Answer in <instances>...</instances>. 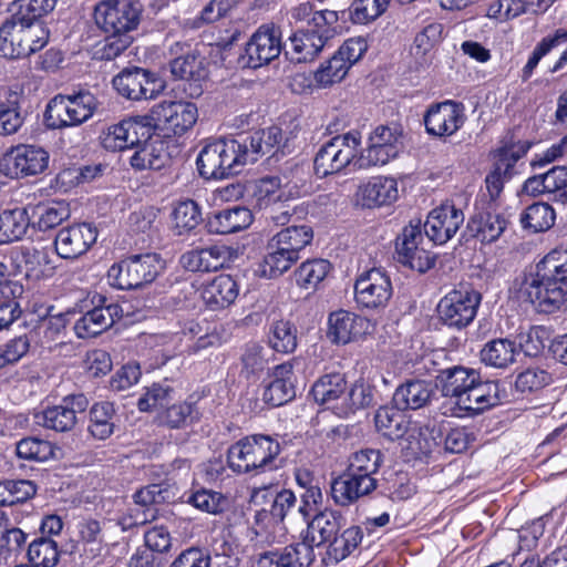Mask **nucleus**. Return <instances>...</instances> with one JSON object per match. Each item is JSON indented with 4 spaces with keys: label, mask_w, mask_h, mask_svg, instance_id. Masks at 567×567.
I'll return each mask as SVG.
<instances>
[{
    "label": "nucleus",
    "mask_w": 567,
    "mask_h": 567,
    "mask_svg": "<svg viewBox=\"0 0 567 567\" xmlns=\"http://www.w3.org/2000/svg\"><path fill=\"white\" fill-rule=\"evenodd\" d=\"M372 388L364 380L355 381L349 390L344 391L341 403L337 406V415L347 417L357 410L364 409L372 403Z\"/></svg>",
    "instance_id": "obj_48"
},
{
    "label": "nucleus",
    "mask_w": 567,
    "mask_h": 567,
    "mask_svg": "<svg viewBox=\"0 0 567 567\" xmlns=\"http://www.w3.org/2000/svg\"><path fill=\"white\" fill-rule=\"evenodd\" d=\"M563 285L557 280L542 279L539 274L535 272L526 278L523 293L539 312L553 313L561 309L567 310V291Z\"/></svg>",
    "instance_id": "obj_15"
},
{
    "label": "nucleus",
    "mask_w": 567,
    "mask_h": 567,
    "mask_svg": "<svg viewBox=\"0 0 567 567\" xmlns=\"http://www.w3.org/2000/svg\"><path fill=\"white\" fill-rule=\"evenodd\" d=\"M536 274L545 280L567 282V246L551 249L536 266Z\"/></svg>",
    "instance_id": "obj_49"
},
{
    "label": "nucleus",
    "mask_w": 567,
    "mask_h": 567,
    "mask_svg": "<svg viewBox=\"0 0 567 567\" xmlns=\"http://www.w3.org/2000/svg\"><path fill=\"white\" fill-rule=\"evenodd\" d=\"M295 138L296 135H293L292 132H290L289 135L284 136L282 130L278 126H270L260 132H256L250 137L251 151H249V157H254L256 159L255 155L257 154L265 155L276 153L278 151L285 153L290 150Z\"/></svg>",
    "instance_id": "obj_31"
},
{
    "label": "nucleus",
    "mask_w": 567,
    "mask_h": 567,
    "mask_svg": "<svg viewBox=\"0 0 567 567\" xmlns=\"http://www.w3.org/2000/svg\"><path fill=\"white\" fill-rule=\"evenodd\" d=\"M99 106L97 97L87 90L58 94L49 101L44 117L50 128L76 127L90 121Z\"/></svg>",
    "instance_id": "obj_6"
},
{
    "label": "nucleus",
    "mask_w": 567,
    "mask_h": 567,
    "mask_svg": "<svg viewBox=\"0 0 567 567\" xmlns=\"http://www.w3.org/2000/svg\"><path fill=\"white\" fill-rule=\"evenodd\" d=\"M58 0H14L9 4V17L16 20L43 23L42 18L50 14L56 7Z\"/></svg>",
    "instance_id": "obj_39"
},
{
    "label": "nucleus",
    "mask_w": 567,
    "mask_h": 567,
    "mask_svg": "<svg viewBox=\"0 0 567 567\" xmlns=\"http://www.w3.org/2000/svg\"><path fill=\"white\" fill-rule=\"evenodd\" d=\"M481 295L467 287L451 290L437 303L440 320L452 328L462 329L475 318Z\"/></svg>",
    "instance_id": "obj_10"
},
{
    "label": "nucleus",
    "mask_w": 567,
    "mask_h": 567,
    "mask_svg": "<svg viewBox=\"0 0 567 567\" xmlns=\"http://www.w3.org/2000/svg\"><path fill=\"white\" fill-rule=\"evenodd\" d=\"M396 405L381 406L374 415L377 430L390 440H399L406 434L410 437L414 436L415 427H411L409 417Z\"/></svg>",
    "instance_id": "obj_29"
},
{
    "label": "nucleus",
    "mask_w": 567,
    "mask_h": 567,
    "mask_svg": "<svg viewBox=\"0 0 567 567\" xmlns=\"http://www.w3.org/2000/svg\"><path fill=\"white\" fill-rule=\"evenodd\" d=\"M433 394L432 384L425 380H410L394 392L393 402L400 410H416L427 404Z\"/></svg>",
    "instance_id": "obj_34"
},
{
    "label": "nucleus",
    "mask_w": 567,
    "mask_h": 567,
    "mask_svg": "<svg viewBox=\"0 0 567 567\" xmlns=\"http://www.w3.org/2000/svg\"><path fill=\"white\" fill-rule=\"evenodd\" d=\"M362 532L358 526H350L340 530L326 544L329 558L336 563L347 558L361 543Z\"/></svg>",
    "instance_id": "obj_51"
},
{
    "label": "nucleus",
    "mask_w": 567,
    "mask_h": 567,
    "mask_svg": "<svg viewBox=\"0 0 567 567\" xmlns=\"http://www.w3.org/2000/svg\"><path fill=\"white\" fill-rule=\"evenodd\" d=\"M329 271V261L324 259L307 260L296 271L297 284L303 289H315Z\"/></svg>",
    "instance_id": "obj_60"
},
{
    "label": "nucleus",
    "mask_w": 567,
    "mask_h": 567,
    "mask_svg": "<svg viewBox=\"0 0 567 567\" xmlns=\"http://www.w3.org/2000/svg\"><path fill=\"white\" fill-rule=\"evenodd\" d=\"M171 220V227L175 235L188 234L202 221L200 208L192 199L178 202L172 210Z\"/></svg>",
    "instance_id": "obj_47"
},
{
    "label": "nucleus",
    "mask_w": 567,
    "mask_h": 567,
    "mask_svg": "<svg viewBox=\"0 0 567 567\" xmlns=\"http://www.w3.org/2000/svg\"><path fill=\"white\" fill-rule=\"evenodd\" d=\"M16 453L22 460L45 462L54 457V446L45 440L24 437L17 443Z\"/></svg>",
    "instance_id": "obj_61"
},
{
    "label": "nucleus",
    "mask_w": 567,
    "mask_h": 567,
    "mask_svg": "<svg viewBox=\"0 0 567 567\" xmlns=\"http://www.w3.org/2000/svg\"><path fill=\"white\" fill-rule=\"evenodd\" d=\"M252 196L259 207H267L270 204L289 199L290 192L282 188L279 178L266 177L255 183Z\"/></svg>",
    "instance_id": "obj_59"
},
{
    "label": "nucleus",
    "mask_w": 567,
    "mask_h": 567,
    "mask_svg": "<svg viewBox=\"0 0 567 567\" xmlns=\"http://www.w3.org/2000/svg\"><path fill=\"white\" fill-rule=\"evenodd\" d=\"M87 406L89 400L85 395H68L59 405L49 406L34 413V423L56 432H68L78 423L76 415L83 413Z\"/></svg>",
    "instance_id": "obj_14"
},
{
    "label": "nucleus",
    "mask_w": 567,
    "mask_h": 567,
    "mask_svg": "<svg viewBox=\"0 0 567 567\" xmlns=\"http://www.w3.org/2000/svg\"><path fill=\"white\" fill-rule=\"evenodd\" d=\"M30 226L28 208L19 207L0 213V244H10L24 237Z\"/></svg>",
    "instance_id": "obj_37"
},
{
    "label": "nucleus",
    "mask_w": 567,
    "mask_h": 567,
    "mask_svg": "<svg viewBox=\"0 0 567 567\" xmlns=\"http://www.w3.org/2000/svg\"><path fill=\"white\" fill-rule=\"evenodd\" d=\"M28 557L34 567H53L59 559L56 543L50 538L33 540L29 545Z\"/></svg>",
    "instance_id": "obj_64"
},
{
    "label": "nucleus",
    "mask_w": 567,
    "mask_h": 567,
    "mask_svg": "<svg viewBox=\"0 0 567 567\" xmlns=\"http://www.w3.org/2000/svg\"><path fill=\"white\" fill-rule=\"evenodd\" d=\"M269 377L270 382L266 385L262 393L265 403L271 406H279L295 398V377L290 362L276 365Z\"/></svg>",
    "instance_id": "obj_26"
},
{
    "label": "nucleus",
    "mask_w": 567,
    "mask_h": 567,
    "mask_svg": "<svg viewBox=\"0 0 567 567\" xmlns=\"http://www.w3.org/2000/svg\"><path fill=\"white\" fill-rule=\"evenodd\" d=\"M437 380L446 398L442 405V413L446 416H473L499 404L502 399L499 383L483 382L473 368L455 365L444 369Z\"/></svg>",
    "instance_id": "obj_1"
},
{
    "label": "nucleus",
    "mask_w": 567,
    "mask_h": 567,
    "mask_svg": "<svg viewBox=\"0 0 567 567\" xmlns=\"http://www.w3.org/2000/svg\"><path fill=\"white\" fill-rule=\"evenodd\" d=\"M296 496L293 492L284 489L272 499L270 512L260 511L256 514V523L261 529L270 524H278L284 520L287 513L295 506Z\"/></svg>",
    "instance_id": "obj_57"
},
{
    "label": "nucleus",
    "mask_w": 567,
    "mask_h": 567,
    "mask_svg": "<svg viewBox=\"0 0 567 567\" xmlns=\"http://www.w3.org/2000/svg\"><path fill=\"white\" fill-rule=\"evenodd\" d=\"M349 66L336 53L324 63H322L315 72V82L319 89L332 86L341 82L348 71Z\"/></svg>",
    "instance_id": "obj_62"
},
{
    "label": "nucleus",
    "mask_w": 567,
    "mask_h": 567,
    "mask_svg": "<svg viewBox=\"0 0 567 567\" xmlns=\"http://www.w3.org/2000/svg\"><path fill=\"white\" fill-rule=\"evenodd\" d=\"M136 151L131 156V166L135 169H161L168 161L163 141L153 135L147 141L135 146Z\"/></svg>",
    "instance_id": "obj_35"
},
{
    "label": "nucleus",
    "mask_w": 567,
    "mask_h": 567,
    "mask_svg": "<svg viewBox=\"0 0 567 567\" xmlns=\"http://www.w3.org/2000/svg\"><path fill=\"white\" fill-rule=\"evenodd\" d=\"M465 118L462 104L450 100L444 101L431 105L425 112V130L433 136H452L463 126Z\"/></svg>",
    "instance_id": "obj_18"
},
{
    "label": "nucleus",
    "mask_w": 567,
    "mask_h": 567,
    "mask_svg": "<svg viewBox=\"0 0 567 567\" xmlns=\"http://www.w3.org/2000/svg\"><path fill=\"white\" fill-rule=\"evenodd\" d=\"M463 223V212L445 202L429 213L424 231L433 243L443 245L455 236Z\"/></svg>",
    "instance_id": "obj_19"
},
{
    "label": "nucleus",
    "mask_w": 567,
    "mask_h": 567,
    "mask_svg": "<svg viewBox=\"0 0 567 567\" xmlns=\"http://www.w3.org/2000/svg\"><path fill=\"white\" fill-rule=\"evenodd\" d=\"M121 128L124 131V141L127 150L135 148L143 141L150 140L154 135V125L152 117L147 115H136L125 117L120 121Z\"/></svg>",
    "instance_id": "obj_54"
},
{
    "label": "nucleus",
    "mask_w": 567,
    "mask_h": 567,
    "mask_svg": "<svg viewBox=\"0 0 567 567\" xmlns=\"http://www.w3.org/2000/svg\"><path fill=\"white\" fill-rule=\"evenodd\" d=\"M49 162L50 155L43 147L19 144L3 154L0 171L10 178H24L44 173Z\"/></svg>",
    "instance_id": "obj_9"
},
{
    "label": "nucleus",
    "mask_w": 567,
    "mask_h": 567,
    "mask_svg": "<svg viewBox=\"0 0 567 567\" xmlns=\"http://www.w3.org/2000/svg\"><path fill=\"white\" fill-rule=\"evenodd\" d=\"M373 329L370 319L344 309L330 312L327 319V337L334 344L355 342Z\"/></svg>",
    "instance_id": "obj_16"
},
{
    "label": "nucleus",
    "mask_w": 567,
    "mask_h": 567,
    "mask_svg": "<svg viewBox=\"0 0 567 567\" xmlns=\"http://www.w3.org/2000/svg\"><path fill=\"white\" fill-rule=\"evenodd\" d=\"M115 409L111 402L94 403L89 412V433L97 440H106L114 432Z\"/></svg>",
    "instance_id": "obj_45"
},
{
    "label": "nucleus",
    "mask_w": 567,
    "mask_h": 567,
    "mask_svg": "<svg viewBox=\"0 0 567 567\" xmlns=\"http://www.w3.org/2000/svg\"><path fill=\"white\" fill-rule=\"evenodd\" d=\"M196 293L205 308L218 311L231 306L238 297L239 288L229 275L216 276L213 280L202 284Z\"/></svg>",
    "instance_id": "obj_23"
},
{
    "label": "nucleus",
    "mask_w": 567,
    "mask_h": 567,
    "mask_svg": "<svg viewBox=\"0 0 567 567\" xmlns=\"http://www.w3.org/2000/svg\"><path fill=\"white\" fill-rule=\"evenodd\" d=\"M169 68L176 80L200 82L207 78L204 59L193 50L173 59Z\"/></svg>",
    "instance_id": "obj_38"
},
{
    "label": "nucleus",
    "mask_w": 567,
    "mask_h": 567,
    "mask_svg": "<svg viewBox=\"0 0 567 567\" xmlns=\"http://www.w3.org/2000/svg\"><path fill=\"white\" fill-rule=\"evenodd\" d=\"M393 293L389 275L372 268L360 274L354 284V300L361 309L379 310L388 306Z\"/></svg>",
    "instance_id": "obj_11"
},
{
    "label": "nucleus",
    "mask_w": 567,
    "mask_h": 567,
    "mask_svg": "<svg viewBox=\"0 0 567 567\" xmlns=\"http://www.w3.org/2000/svg\"><path fill=\"white\" fill-rule=\"evenodd\" d=\"M281 452L280 443L269 436L255 434L234 443L227 453L229 468L237 474L258 475L274 470Z\"/></svg>",
    "instance_id": "obj_3"
},
{
    "label": "nucleus",
    "mask_w": 567,
    "mask_h": 567,
    "mask_svg": "<svg viewBox=\"0 0 567 567\" xmlns=\"http://www.w3.org/2000/svg\"><path fill=\"white\" fill-rule=\"evenodd\" d=\"M399 198L398 181L391 176H372L358 185L355 204L362 208L389 206Z\"/></svg>",
    "instance_id": "obj_20"
},
{
    "label": "nucleus",
    "mask_w": 567,
    "mask_h": 567,
    "mask_svg": "<svg viewBox=\"0 0 567 567\" xmlns=\"http://www.w3.org/2000/svg\"><path fill=\"white\" fill-rule=\"evenodd\" d=\"M269 344L277 352L290 353L297 348V329L292 323L285 320H279L274 323L270 336Z\"/></svg>",
    "instance_id": "obj_63"
},
{
    "label": "nucleus",
    "mask_w": 567,
    "mask_h": 567,
    "mask_svg": "<svg viewBox=\"0 0 567 567\" xmlns=\"http://www.w3.org/2000/svg\"><path fill=\"white\" fill-rule=\"evenodd\" d=\"M233 251L224 245L193 249L181 256L182 267L188 271H216L230 261Z\"/></svg>",
    "instance_id": "obj_25"
},
{
    "label": "nucleus",
    "mask_w": 567,
    "mask_h": 567,
    "mask_svg": "<svg viewBox=\"0 0 567 567\" xmlns=\"http://www.w3.org/2000/svg\"><path fill=\"white\" fill-rule=\"evenodd\" d=\"M118 315V306L110 305L97 307L85 312L74 324V331L79 338L95 337L114 323V317Z\"/></svg>",
    "instance_id": "obj_30"
},
{
    "label": "nucleus",
    "mask_w": 567,
    "mask_h": 567,
    "mask_svg": "<svg viewBox=\"0 0 567 567\" xmlns=\"http://www.w3.org/2000/svg\"><path fill=\"white\" fill-rule=\"evenodd\" d=\"M153 118L167 133L181 136L198 118L197 106L188 101H162L152 109Z\"/></svg>",
    "instance_id": "obj_17"
},
{
    "label": "nucleus",
    "mask_w": 567,
    "mask_h": 567,
    "mask_svg": "<svg viewBox=\"0 0 567 567\" xmlns=\"http://www.w3.org/2000/svg\"><path fill=\"white\" fill-rule=\"evenodd\" d=\"M441 34L442 25L439 23H431L415 35L411 52L421 65L432 62L434 58V49L441 40Z\"/></svg>",
    "instance_id": "obj_52"
},
{
    "label": "nucleus",
    "mask_w": 567,
    "mask_h": 567,
    "mask_svg": "<svg viewBox=\"0 0 567 567\" xmlns=\"http://www.w3.org/2000/svg\"><path fill=\"white\" fill-rule=\"evenodd\" d=\"M179 389L169 382L153 383L137 401L142 412L165 410L169 403L181 398Z\"/></svg>",
    "instance_id": "obj_40"
},
{
    "label": "nucleus",
    "mask_w": 567,
    "mask_h": 567,
    "mask_svg": "<svg viewBox=\"0 0 567 567\" xmlns=\"http://www.w3.org/2000/svg\"><path fill=\"white\" fill-rule=\"evenodd\" d=\"M567 43V30L558 29L553 34L543 38L534 48L526 64L522 69V79L528 80L539 61L546 56L551 50Z\"/></svg>",
    "instance_id": "obj_55"
},
{
    "label": "nucleus",
    "mask_w": 567,
    "mask_h": 567,
    "mask_svg": "<svg viewBox=\"0 0 567 567\" xmlns=\"http://www.w3.org/2000/svg\"><path fill=\"white\" fill-rule=\"evenodd\" d=\"M282 50L281 31L272 22L261 24L246 43L245 65L257 69L280 55Z\"/></svg>",
    "instance_id": "obj_13"
},
{
    "label": "nucleus",
    "mask_w": 567,
    "mask_h": 567,
    "mask_svg": "<svg viewBox=\"0 0 567 567\" xmlns=\"http://www.w3.org/2000/svg\"><path fill=\"white\" fill-rule=\"evenodd\" d=\"M249 150L237 140H215L207 142L197 156L200 176L206 179H223L240 172L248 163Z\"/></svg>",
    "instance_id": "obj_4"
},
{
    "label": "nucleus",
    "mask_w": 567,
    "mask_h": 567,
    "mask_svg": "<svg viewBox=\"0 0 567 567\" xmlns=\"http://www.w3.org/2000/svg\"><path fill=\"white\" fill-rule=\"evenodd\" d=\"M555 219L556 214L550 205L536 203L526 208L520 223L524 228L538 233L548 230L555 224Z\"/></svg>",
    "instance_id": "obj_58"
},
{
    "label": "nucleus",
    "mask_w": 567,
    "mask_h": 567,
    "mask_svg": "<svg viewBox=\"0 0 567 567\" xmlns=\"http://www.w3.org/2000/svg\"><path fill=\"white\" fill-rule=\"evenodd\" d=\"M97 233L90 224H78L61 229L55 237V249L60 257L76 258L95 243Z\"/></svg>",
    "instance_id": "obj_24"
},
{
    "label": "nucleus",
    "mask_w": 567,
    "mask_h": 567,
    "mask_svg": "<svg viewBox=\"0 0 567 567\" xmlns=\"http://www.w3.org/2000/svg\"><path fill=\"white\" fill-rule=\"evenodd\" d=\"M298 259L281 249L277 244L268 240L265 255L258 265V275L261 278L272 279L278 278L287 272Z\"/></svg>",
    "instance_id": "obj_36"
},
{
    "label": "nucleus",
    "mask_w": 567,
    "mask_h": 567,
    "mask_svg": "<svg viewBox=\"0 0 567 567\" xmlns=\"http://www.w3.org/2000/svg\"><path fill=\"white\" fill-rule=\"evenodd\" d=\"M113 86L122 96L140 101L158 96L166 87V82L157 74L142 69H125L113 79Z\"/></svg>",
    "instance_id": "obj_12"
},
{
    "label": "nucleus",
    "mask_w": 567,
    "mask_h": 567,
    "mask_svg": "<svg viewBox=\"0 0 567 567\" xmlns=\"http://www.w3.org/2000/svg\"><path fill=\"white\" fill-rule=\"evenodd\" d=\"M361 151L359 132H348L324 143L315 157V173L319 177L342 172L350 165L358 168L357 161Z\"/></svg>",
    "instance_id": "obj_7"
},
{
    "label": "nucleus",
    "mask_w": 567,
    "mask_h": 567,
    "mask_svg": "<svg viewBox=\"0 0 567 567\" xmlns=\"http://www.w3.org/2000/svg\"><path fill=\"white\" fill-rule=\"evenodd\" d=\"M141 8L131 0H103L94 7V22L106 34L101 58L113 60L133 42L132 32L141 22Z\"/></svg>",
    "instance_id": "obj_2"
},
{
    "label": "nucleus",
    "mask_w": 567,
    "mask_h": 567,
    "mask_svg": "<svg viewBox=\"0 0 567 567\" xmlns=\"http://www.w3.org/2000/svg\"><path fill=\"white\" fill-rule=\"evenodd\" d=\"M423 235L419 225H408L396 240L399 261L419 272H425L433 264V257L420 247Z\"/></svg>",
    "instance_id": "obj_21"
},
{
    "label": "nucleus",
    "mask_w": 567,
    "mask_h": 567,
    "mask_svg": "<svg viewBox=\"0 0 567 567\" xmlns=\"http://www.w3.org/2000/svg\"><path fill=\"white\" fill-rule=\"evenodd\" d=\"M344 526V517L338 511L324 508L313 515L307 524L303 542L305 545L312 550L313 547L326 546ZM313 554V551H311Z\"/></svg>",
    "instance_id": "obj_22"
},
{
    "label": "nucleus",
    "mask_w": 567,
    "mask_h": 567,
    "mask_svg": "<svg viewBox=\"0 0 567 567\" xmlns=\"http://www.w3.org/2000/svg\"><path fill=\"white\" fill-rule=\"evenodd\" d=\"M292 53L298 62L313 60L323 49L326 42L310 29L298 31L290 38Z\"/></svg>",
    "instance_id": "obj_56"
},
{
    "label": "nucleus",
    "mask_w": 567,
    "mask_h": 567,
    "mask_svg": "<svg viewBox=\"0 0 567 567\" xmlns=\"http://www.w3.org/2000/svg\"><path fill=\"white\" fill-rule=\"evenodd\" d=\"M252 220L250 209L235 206L212 213L207 219V229L212 234L228 235L248 228Z\"/></svg>",
    "instance_id": "obj_28"
},
{
    "label": "nucleus",
    "mask_w": 567,
    "mask_h": 567,
    "mask_svg": "<svg viewBox=\"0 0 567 567\" xmlns=\"http://www.w3.org/2000/svg\"><path fill=\"white\" fill-rule=\"evenodd\" d=\"M518 349L509 339H494L481 350V360L486 365L505 369L515 361Z\"/></svg>",
    "instance_id": "obj_43"
},
{
    "label": "nucleus",
    "mask_w": 567,
    "mask_h": 567,
    "mask_svg": "<svg viewBox=\"0 0 567 567\" xmlns=\"http://www.w3.org/2000/svg\"><path fill=\"white\" fill-rule=\"evenodd\" d=\"M125 261L136 288L152 282L164 269V261L156 254L135 255Z\"/></svg>",
    "instance_id": "obj_41"
},
{
    "label": "nucleus",
    "mask_w": 567,
    "mask_h": 567,
    "mask_svg": "<svg viewBox=\"0 0 567 567\" xmlns=\"http://www.w3.org/2000/svg\"><path fill=\"white\" fill-rule=\"evenodd\" d=\"M346 390L344 377L340 373H329L316 381L311 392L316 402L326 405L337 414V406L341 403Z\"/></svg>",
    "instance_id": "obj_33"
},
{
    "label": "nucleus",
    "mask_w": 567,
    "mask_h": 567,
    "mask_svg": "<svg viewBox=\"0 0 567 567\" xmlns=\"http://www.w3.org/2000/svg\"><path fill=\"white\" fill-rule=\"evenodd\" d=\"M402 130L398 125H379L369 135L368 145L360 151L358 168L383 166L402 150Z\"/></svg>",
    "instance_id": "obj_8"
},
{
    "label": "nucleus",
    "mask_w": 567,
    "mask_h": 567,
    "mask_svg": "<svg viewBox=\"0 0 567 567\" xmlns=\"http://www.w3.org/2000/svg\"><path fill=\"white\" fill-rule=\"evenodd\" d=\"M25 275L34 280L51 278L55 272L52 254L47 248H25L22 251Z\"/></svg>",
    "instance_id": "obj_44"
},
{
    "label": "nucleus",
    "mask_w": 567,
    "mask_h": 567,
    "mask_svg": "<svg viewBox=\"0 0 567 567\" xmlns=\"http://www.w3.org/2000/svg\"><path fill=\"white\" fill-rule=\"evenodd\" d=\"M468 226L478 240L493 243L504 233L507 223L499 214L484 213L471 218Z\"/></svg>",
    "instance_id": "obj_50"
},
{
    "label": "nucleus",
    "mask_w": 567,
    "mask_h": 567,
    "mask_svg": "<svg viewBox=\"0 0 567 567\" xmlns=\"http://www.w3.org/2000/svg\"><path fill=\"white\" fill-rule=\"evenodd\" d=\"M312 237L311 227L301 225L287 227L275 234L269 240L299 260L300 251L311 243Z\"/></svg>",
    "instance_id": "obj_42"
},
{
    "label": "nucleus",
    "mask_w": 567,
    "mask_h": 567,
    "mask_svg": "<svg viewBox=\"0 0 567 567\" xmlns=\"http://www.w3.org/2000/svg\"><path fill=\"white\" fill-rule=\"evenodd\" d=\"M34 226L40 230H49L59 226L70 217L69 205L64 202H50L32 207Z\"/></svg>",
    "instance_id": "obj_53"
},
{
    "label": "nucleus",
    "mask_w": 567,
    "mask_h": 567,
    "mask_svg": "<svg viewBox=\"0 0 567 567\" xmlns=\"http://www.w3.org/2000/svg\"><path fill=\"white\" fill-rule=\"evenodd\" d=\"M199 412L192 396L183 402L173 401L159 414V422L171 429H184L198 420Z\"/></svg>",
    "instance_id": "obj_46"
},
{
    "label": "nucleus",
    "mask_w": 567,
    "mask_h": 567,
    "mask_svg": "<svg viewBox=\"0 0 567 567\" xmlns=\"http://www.w3.org/2000/svg\"><path fill=\"white\" fill-rule=\"evenodd\" d=\"M313 554L305 545L289 546L282 553L268 551L259 556L256 567H308Z\"/></svg>",
    "instance_id": "obj_32"
},
{
    "label": "nucleus",
    "mask_w": 567,
    "mask_h": 567,
    "mask_svg": "<svg viewBox=\"0 0 567 567\" xmlns=\"http://www.w3.org/2000/svg\"><path fill=\"white\" fill-rule=\"evenodd\" d=\"M50 31L44 23H31L7 18L0 25V55L22 59L42 50Z\"/></svg>",
    "instance_id": "obj_5"
},
{
    "label": "nucleus",
    "mask_w": 567,
    "mask_h": 567,
    "mask_svg": "<svg viewBox=\"0 0 567 567\" xmlns=\"http://www.w3.org/2000/svg\"><path fill=\"white\" fill-rule=\"evenodd\" d=\"M377 487L374 477H362L348 471L331 484V496L337 505L348 506Z\"/></svg>",
    "instance_id": "obj_27"
}]
</instances>
